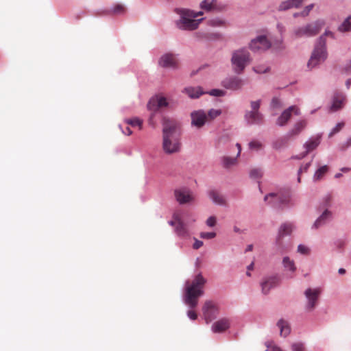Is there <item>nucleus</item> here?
Instances as JSON below:
<instances>
[{
	"label": "nucleus",
	"instance_id": "47",
	"mask_svg": "<svg viewBox=\"0 0 351 351\" xmlns=\"http://www.w3.org/2000/svg\"><path fill=\"white\" fill-rule=\"evenodd\" d=\"M326 36H330L332 39H335V34L328 29H326L324 33L322 35H321L319 37H322L324 38V41L326 43V40L325 38Z\"/></svg>",
	"mask_w": 351,
	"mask_h": 351
},
{
	"label": "nucleus",
	"instance_id": "14",
	"mask_svg": "<svg viewBox=\"0 0 351 351\" xmlns=\"http://www.w3.org/2000/svg\"><path fill=\"white\" fill-rule=\"evenodd\" d=\"M346 101V96L344 93L336 91L332 97V103L330 106V112H337L343 108Z\"/></svg>",
	"mask_w": 351,
	"mask_h": 351
},
{
	"label": "nucleus",
	"instance_id": "2",
	"mask_svg": "<svg viewBox=\"0 0 351 351\" xmlns=\"http://www.w3.org/2000/svg\"><path fill=\"white\" fill-rule=\"evenodd\" d=\"M178 123L173 120L165 119L163 122L162 147L165 153L173 154L180 149Z\"/></svg>",
	"mask_w": 351,
	"mask_h": 351
},
{
	"label": "nucleus",
	"instance_id": "61",
	"mask_svg": "<svg viewBox=\"0 0 351 351\" xmlns=\"http://www.w3.org/2000/svg\"><path fill=\"white\" fill-rule=\"evenodd\" d=\"M346 71L347 72H351V61L346 65Z\"/></svg>",
	"mask_w": 351,
	"mask_h": 351
},
{
	"label": "nucleus",
	"instance_id": "59",
	"mask_svg": "<svg viewBox=\"0 0 351 351\" xmlns=\"http://www.w3.org/2000/svg\"><path fill=\"white\" fill-rule=\"evenodd\" d=\"M123 134L125 135L130 136L132 134V131L129 127H127L125 130L123 131Z\"/></svg>",
	"mask_w": 351,
	"mask_h": 351
},
{
	"label": "nucleus",
	"instance_id": "57",
	"mask_svg": "<svg viewBox=\"0 0 351 351\" xmlns=\"http://www.w3.org/2000/svg\"><path fill=\"white\" fill-rule=\"evenodd\" d=\"M203 245V242L199 240L195 239V241L193 244V248L195 250L199 249L200 247H202Z\"/></svg>",
	"mask_w": 351,
	"mask_h": 351
},
{
	"label": "nucleus",
	"instance_id": "53",
	"mask_svg": "<svg viewBox=\"0 0 351 351\" xmlns=\"http://www.w3.org/2000/svg\"><path fill=\"white\" fill-rule=\"evenodd\" d=\"M216 223V218L215 217H210L207 221L206 224L210 227H213Z\"/></svg>",
	"mask_w": 351,
	"mask_h": 351
},
{
	"label": "nucleus",
	"instance_id": "36",
	"mask_svg": "<svg viewBox=\"0 0 351 351\" xmlns=\"http://www.w3.org/2000/svg\"><path fill=\"white\" fill-rule=\"evenodd\" d=\"M232 319L230 317H221V332L228 330L231 325Z\"/></svg>",
	"mask_w": 351,
	"mask_h": 351
},
{
	"label": "nucleus",
	"instance_id": "12",
	"mask_svg": "<svg viewBox=\"0 0 351 351\" xmlns=\"http://www.w3.org/2000/svg\"><path fill=\"white\" fill-rule=\"evenodd\" d=\"M304 294L306 300L305 308L308 311H312L317 306L321 290L319 288H308Z\"/></svg>",
	"mask_w": 351,
	"mask_h": 351
},
{
	"label": "nucleus",
	"instance_id": "20",
	"mask_svg": "<svg viewBox=\"0 0 351 351\" xmlns=\"http://www.w3.org/2000/svg\"><path fill=\"white\" fill-rule=\"evenodd\" d=\"M159 64L164 68L176 69L178 66V61L174 55L167 53L160 58Z\"/></svg>",
	"mask_w": 351,
	"mask_h": 351
},
{
	"label": "nucleus",
	"instance_id": "8",
	"mask_svg": "<svg viewBox=\"0 0 351 351\" xmlns=\"http://www.w3.org/2000/svg\"><path fill=\"white\" fill-rule=\"evenodd\" d=\"M219 115V111L211 109L206 114L203 110H194L191 113V125L197 128H202Z\"/></svg>",
	"mask_w": 351,
	"mask_h": 351
},
{
	"label": "nucleus",
	"instance_id": "5",
	"mask_svg": "<svg viewBox=\"0 0 351 351\" xmlns=\"http://www.w3.org/2000/svg\"><path fill=\"white\" fill-rule=\"evenodd\" d=\"M327 50L326 42L322 37H319L316 41L311 57L307 62V67L309 70L317 66L327 58Z\"/></svg>",
	"mask_w": 351,
	"mask_h": 351
},
{
	"label": "nucleus",
	"instance_id": "19",
	"mask_svg": "<svg viewBox=\"0 0 351 351\" xmlns=\"http://www.w3.org/2000/svg\"><path fill=\"white\" fill-rule=\"evenodd\" d=\"M332 218V213L328 209L324 210L322 213L317 217V219L313 223L311 228L317 230L319 228L325 226Z\"/></svg>",
	"mask_w": 351,
	"mask_h": 351
},
{
	"label": "nucleus",
	"instance_id": "42",
	"mask_svg": "<svg viewBox=\"0 0 351 351\" xmlns=\"http://www.w3.org/2000/svg\"><path fill=\"white\" fill-rule=\"evenodd\" d=\"M261 101L260 99L256 101H252L250 102L251 112H260L259 108L261 106Z\"/></svg>",
	"mask_w": 351,
	"mask_h": 351
},
{
	"label": "nucleus",
	"instance_id": "25",
	"mask_svg": "<svg viewBox=\"0 0 351 351\" xmlns=\"http://www.w3.org/2000/svg\"><path fill=\"white\" fill-rule=\"evenodd\" d=\"M321 135L310 138L303 145V147L306 149L305 152L308 154L311 152L315 150L321 143Z\"/></svg>",
	"mask_w": 351,
	"mask_h": 351
},
{
	"label": "nucleus",
	"instance_id": "28",
	"mask_svg": "<svg viewBox=\"0 0 351 351\" xmlns=\"http://www.w3.org/2000/svg\"><path fill=\"white\" fill-rule=\"evenodd\" d=\"M303 0H287L280 3L278 7V11H286L293 8H298Z\"/></svg>",
	"mask_w": 351,
	"mask_h": 351
},
{
	"label": "nucleus",
	"instance_id": "11",
	"mask_svg": "<svg viewBox=\"0 0 351 351\" xmlns=\"http://www.w3.org/2000/svg\"><path fill=\"white\" fill-rule=\"evenodd\" d=\"M271 43L268 40L266 36L259 35L251 40L249 43V48L254 52L265 51L270 49Z\"/></svg>",
	"mask_w": 351,
	"mask_h": 351
},
{
	"label": "nucleus",
	"instance_id": "21",
	"mask_svg": "<svg viewBox=\"0 0 351 351\" xmlns=\"http://www.w3.org/2000/svg\"><path fill=\"white\" fill-rule=\"evenodd\" d=\"M182 93L193 99H198L200 96L206 94V91L201 86H187L182 90Z\"/></svg>",
	"mask_w": 351,
	"mask_h": 351
},
{
	"label": "nucleus",
	"instance_id": "43",
	"mask_svg": "<svg viewBox=\"0 0 351 351\" xmlns=\"http://www.w3.org/2000/svg\"><path fill=\"white\" fill-rule=\"evenodd\" d=\"M349 147H351V137H348L344 142L339 145V149L341 151H346Z\"/></svg>",
	"mask_w": 351,
	"mask_h": 351
},
{
	"label": "nucleus",
	"instance_id": "40",
	"mask_svg": "<svg viewBox=\"0 0 351 351\" xmlns=\"http://www.w3.org/2000/svg\"><path fill=\"white\" fill-rule=\"evenodd\" d=\"M297 252L302 255H308L310 254V248L303 244H300L298 246Z\"/></svg>",
	"mask_w": 351,
	"mask_h": 351
},
{
	"label": "nucleus",
	"instance_id": "49",
	"mask_svg": "<svg viewBox=\"0 0 351 351\" xmlns=\"http://www.w3.org/2000/svg\"><path fill=\"white\" fill-rule=\"evenodd\" d=\"M313 4H310L307 6L305 7V8L304 9L303 11L301 12V16H306L308 13L310 12V11L313 9Z\"/></svg>",
	"mask_w": 351,
	"mask_h": 351
},
{
	"label": "nucleus",
	"instance_id": "18",
	"mask_svg": "<svg viewBox=\"0 0 351 351\" xmlns=\"http://www.w3.org/2000/svg\"><path fill=\"white\" fill-rule=\"evenodd\" d=\"M263 114L261 112L245 111L244 120L247 125H261L263 122Z\"/></svg>",
	"mask_w": 351,
	"mask_h": 351
},
{
	"label": "nucleus",
	"instance_id": "38",
	"mask_svg": "<svg viewBox=\"0 0 351 351\" xmlns=\"http://www.w3.org/2000/svg\"><path fill=\"white\" fill-rule=\"evenodd\" d=\"M282 106V102L278 97H274L272 98L271 103H270L271 108L276 110V109H280Z\"/></svg>",
	"mask_w": 351,
	"mask_h": 351
},
{
	"label": "nucleus",
	"instance_id": "9",
	"mask_svg": "<svg viewBox=\"0 0 351 351\" xmlns=\"http://www.w3.org/2000/svg\"><path fill=\"white\" fill-rule=\"evenodd\" d=\"M295 227L292 223L285 222L279 227L278 234L275 241L276 250L279 254H283L287 250V245L284 243L282 239L285 236L290 235Z\"/></svg>",
	"mask_w": 351,
	"mask_h": 351
},
{
	"label": "nucleus",
	"instance_id": "10",
	"mask_svg": "<svg viewBox=\"0 0 351 351\" xmlns=\"http://www.w3.org/2000/svg\"><path fill=\"white\" fill-rule=\"evenodd\" d=\"M203 317L206 324L215 320L219 315V304L217 300H206L202 306Z\"/></svg>",
	"mask_w": 351,
	"mask_h": 351
},
{
	"label": "nucleus",
	"instance_id": "27",
	"mask_svg": "<svg viewBox=\"0 0 351 351\" xmlns=\"http://www.w3.org/2000/svg\"><path fill=\"white\" fill-rule=\"evenodd\" d=\"M276 326L280 330V335L281 337H286L290 334L291 326L287 320L281 318L277 322Z\"/></svg>",
	"mask_w": 351,
	"mask_h": 351
},
{
	"label": "nucleus",
	"instance_id": "22",
	"mask_svg": "<svg viewBox=\"0 0 351 351\" xmlns=\"http://www.w3.org/2000/svg\"><path fill=\"white\" fill-rule=\"evenodd\" d=\"M168 102L166 97H159L156 99H152L147 104V108L152 111H156L160 108L167 107Z\"/></svg>",
	"mask_w": 351,
	"mask_h": 351
},
{
	"label": "nucleus",
	"instance_id": "63",
	"mask_svg": "<svg viewBox=\"0 0 351 351\" xmlns=\"http://www.w3.org/2000/svg\"><path fill=\"white\" fill-rule=\"evenodd\" d=\"M338 273L341 275H343V274H346V269H343V268H340L338 270Z\"/></svg>",
	"mask_w": 351,
	"mask_h": 351
},
{
	"label": "nucleus",
	"instance_id": "39",
	"mask_svg": "<svg viewBox=\"0 0 351 351\" xmlns=\"http://www.w3.org/2000/svg\"><path fill=\"white\" fill-rule=\"evenodd\" d=\"M253 71L258 74L266 73L269 71L270 68L265 65H258L252 68Z\"/></svg>",
	"mask_w": 351,
	"mask_h": 351
},
{
	"label": "nucleus",
	"instance_id": "37",
	"mask_svg": "<svg viewBox=\"0 0 351 351\" xmlns=\"http://www.w3.org/2000/svg\"><path fill=\"white\" fill-rule=\"evenodd\" d=\"M263 171L261 168H254L250 171V177L252 179H260L263 176Z\"/></svg>",
	"mask_w": 351,
	"mask_h": 351
},
{
	"label": "nucleus",
	"instance_id": "30",
	"mask_svg": "<svg viewBox=\"0 0 351 351\" xmlns=\"http://www.w3.org/2000/svg\"><path fill=\"white\" fill-rule=\"evenodd\" d=\"M171 224L176 226V231L178 235L185 236L187 234L186 228L180 219L175 218V221H171Z\"/></svg>",
	"mask_w": 351,
	"mask_h": 351
},
{
	"label": "nucleus",
	"instance_id": "58",
	"mask_svg": "<svg viewBox=\"0 0 351 351\" xmlns=\"http://www.w3.org/2000/svg\"><path fill=\"white\" fill-rule=\"evenodd\" d=\"M277 29L280 32V34H282L285 30V26L282 23L277 24Z\"/></svg>",
	"mask_w": 351,
	"mask_h": 351
},
{
	"label": "nucleus",
	"instance_id": "29",
	"mask_svg": "<svg viewBox=\"0 0 351 351\" xmlns=\"http://www.w3.org/2000/svg\"><path fill=\"white\" fill-rule=\"evenodd\" d=\"M282 265L285 270L291 273H294L297 269L294 261L287 256L282 258Z\"/></svg>",
	"mask_w": 351,
	"mask_h": 351
},
{
	"label": "nucleus",
	"instance_id": "54",
	"mask_svg": "<svg viewBox=\"0 0 351 351\" xmlns=\"http://www.w3.org/2000/svg\"><path fill=\"white\" fill-rule=\"evenodd\" d=\"M206 94H208L215 97H219V89H213L210 91H206Z\"/></svg>",
	"mask_w": 351,
	"mask_h": 351
},
{
	"label": "nucleus",
	"instance_id": "41",
	"mask_svg": "<svg viewBox=\"0 0 351 351\" xmlns=\"http://www.w3.org/2000/svg\"><path fill=\"white\" fill-rule=\"evenodd\" d=\"M344 126V123H338L330 132L328 136L332 137L334 134L338 133L341 130Z\"/></svg>",
	"mask_w": 351,
	"mask_h": 351
},
{
	"label": "nucleus",
	"instance_id": "7",
	"mask_svg": "<svg viewBox=\"0 0 351 351\" xmlns=\"http://www.w3.org/2000/svg\"><path fill=\"white\" fill-rule=\"evenodd\" d=\"M324 25V21L319 19L305 25L295 27L292 36L295 39L313 37L318 34Z\"/></svg>",
	"mask_w": 351,
	"mask_h": 351
},
{
	"label": "nucleus",
	"instance_id": "15",
	"mask_svg": "<svg viewBox=\"0 0 351 351\" xmlns=\"http://www.w3.org/2000/svg\"><path fill=\"white\" fill-rule=\"evenodd\" d=\"M174 195L176 200L181 204L191 202L194 199L192 193L186 188L176 189Z\"/></svg>",
	"mask_w": 351,
	"mask_h": 351
},
{
	"label": "nucleus",
	"instance_id": "56",
	"mask_svg": "<svg viewBox=\"0 0 351 351\" xmlns=\"http://www.w3.org/2000/svg\"><path fill=\"white\" fill-rule=\"evenodd\" d=\"M212 330L215 333L219 332V321H217L213 324L212 326Z\"/></svg>",
	"mask_w": 351,
	"mask_h": 351
},
{
	"label": "nucleus",
	"instance_id": "3",
	"mask_svg": "<svg viewBox=\"0 0 351 351\" xmlns=\"http://www.w3.org/2000/svg\"><path fill=\"white\" fill-rule=\"evenodd\" d=\"M177 12L180 15V19L176 22V25L182 30L196 29L203 21V19H195L203 14L202 12H195L186 9H178Z\"/></svg>",
	"mask_w": 351,
	"mask_h": 351
},
{
	"label": "nucleus",
	"instance_id": "32",
	"mask_svg": "<svg viewBox=\"0 0 351 351\" xmlns=\"http://www.w3.org/2000/svg\"><path fill=\"white\" fill-rule=\"evenodd\" d=\"M217 8V0H204L201 3V8L211 11Z\"/></svg>",
	"mask_w": 351,
	"mask_h": 351
},
{
	"label": "nucleus",
	"instance_id": "24",
	"mask_svg": "<svg viewBox=\"0 0 351 351\" xmlns=\"http://www.w3.org/2000/svg\"><path fill=\"white\" fill-rule=\"evenodd\" d=\"M307 121L305 119L297 121L288 132V136L291 138L298 136L306 127Z\"/></svg>",
	"mask_w": 351,
	"mask_h": 351
},
{
	"label": "nucleus",
	"instance_id": "51",
	"mask_svg": "<svg viewBox=\"0 0 351 351\" xmlns=\"http://www.w3.org/2000/svg\"><path fill=\"white\" fill-rule=\"evenodd\" d=\"M311 162H307L304 165L302 166L298 171V174H301L302 172H306L308 169L309 168V167L311 166Z\"/></svg>",
	"mask_w": 351,
	"mask_h": 351
},
{
	"label": "nucleus",
	"instance_id": "31",
	"mask_svg": "<svg viewBox=\"0 0 351 351\" xmlns=\"http://www.w3.org/2000/svg\"><path fill=\"white\" fill-rule=\"evenodd\" d=\"M337 30L341 33L351 32V14L338 26Z\"/></svg>",
	"mask_w": 351,
	"mask_h": 351
},
{
	"label": "nucleus",
	"instance_id": "60",
	"mask_svg": "<svg viewBox=\"0 0 351 351\" xmlns=\"http://www.w3.org/2000/svg\"><path fill=\"white\" fill-rule=\"evenodd\" d=\"M346 88L348 89H349L351 86V77L350 78H348L346 81Z\"/></svg>",
	"mask_w": 351,
	"mask_h": 351
},
{
	"label": "nucleus",
	"instance_id": "52",
	"mask_svg": "<svg viewBox=\"0 0 351 351\" xmlns=\"http://www.w3.org/2000/svg\"><path fill=\"white\" fill-rule=\"evenodd\" d=\"M187 315L192 320H195L197 318V315L193 310H189L187 313Z\"/></svg>",
	"mask_w": 351,
	"mask_h": 351
},
{
	"label": "nucleus",
	"instance_id": "48",
	"mask_svg": "<svg viewBox=\"0 0 351 351\" xmlns=\"http://www.w3.org/2000/svg\"><path fill=\"white\" fill-rule=\"evenodd\" d=\"M216 236V233L215 232H202L200 234V237L203 239H213Z\"/></svg>",
	"mask_w": 351,
	"mask_h": 351
},
{
	"label": "nucleus",
	"instance_id": "6",
	"mask_svg": "<svg viewBox=\"0 0 351 351\" xmlns=\"http://www.w3.org/2000/svg\"><path fill=\"white\" fill-rule=\"evenodd\" d=\"M251 62V55L247 49L241 48L233 51L231 63L232 70L235 73L241 74Z\"/></svg>",
	"mask_w": 351,
	"mask_h": 351
},
{
	"label": "nucleus",
	"instance_id": "64",
	"mask_svg": "<svg viewBox=\"0 0 351 351\" xmlns=\"http://www.w3.org/2000/svg\"><path fill=\"white\" fill-rule=\"evenodd\" d=\"M270 351H282L278 347H273Z\"/></svg>",
	"mask_w": 351,
	"mask_h": 351
},
{
	"label": "nucleus",
	"instance_id": "62",
	"mask_svg": "<svg viewBox=\"0 0 351 351\" xmlns=\"http://www.w3.org/2000/svg\"><path fill=\"white\" fill-rule=\"evenodd\" d=\"M252 250H253V245L250 244L247 246L245 252H251V251H252Z\"/></svg>",
	"mask_w": 351,
	"mask_h": 351
},
{
	"label": "nucleus",
	"instance_id": "33",
	"mask_svg": "<svg viewBox=\"0 0 351 351\" xmlns=\"http://www.w3.org/2000/svg\"><path fill=\"white\" fill-rule=\"evenodd\" d=\"M328 171L327 165H324L319 167L314 173L313 180L315 181L319 180L322 178L325 173Z\"/></svg>",
	"mask_w": 351,
	"mask_h": 351
},
{
	"label": "nucleus",
	"instance_id": "26",
	"mask_svg": "<svg viewBox=\"0 0 351 351\" xmlns=\"http://www.w3.org/2000/svg\"><path fill=\"white\" fill-rule=\"evenodd\" d=\"M236 146L238 148V151L235 157L224 156L223 158V166L226 169H230L238 163L237 158L240 156L241 148L239 143H237Z\"/></svg>",
	"mask_w": 351,
	"mask_h": 351
},
{
	"label": "nucleus",
	"instance_id": "50",
	"mask_svg": "<svg viewBox=\"0 0 351 351\" xmlns=\"http://www.w3.org/2000/svg\"><path fill=\"white\" fill-rule=\"evenodd\" d=\"M274 46L278 50H283L285 48V45H283L282 39L277 40L276 43L274 44Z\"/></svg>",
	"mask_w": 351,
	"mask_h": 351
},
{
	"label": "nucleus",
	"instance_id": "44",
	"mask_svg": "<svg viewBox=\"0 0 351 351\" xmlns=\"http://www.w3.org/2000/svg\"><path fill=\"white\" fill-rule=\"evenodd\" d=\"M292 351H307L302 343H294L291 346Z\"/></svg>",
	"mask_w": 351,
	"mask_h": 351
},
{
	"label": "nucleus",
	"instance_id": "17",
	"mask_svg": "<svg viewBox=\"0 0 351 351\" xmlns=\"http://www.w3.org/2000/svg\"><path fill=\"white\" fill-rule=\"evenodd\" d=\"M278 280V278L275 276L264 277L260 283L262 293L267 295L270 290L277 285Z\"/></svg>",
	"mask_w": 351,
	"mask_h": 351
},
{
	"label": "nucleus",
	"instance_id": "4",
	"mask_svg": "<svg viewBox=\"0 0 351 351\" xmlns=\"http://www.w3.org/2000/svg\"><path fill=\"white\" fill-rule=\"evenodd\" d=\"M263 200L267 205L277 209L293 205L291 201V195L289 191L269 193L265 195Z\"/></svg>",
	"mask_w": 351,
	"mask_h": 351
},
{
	"label": "nucleus",
	"instance_id": "23",
	"mask_svg": "<svg viewBox=\"0 0 351 351\" xmlns=\"http://www.w3.org/2000/svg\"><path fill=\"white\" fill-rule=\"evenodd\" d=\"M291 137L288 134L274 139L271 143V147L277 151L286 149L288 147L289 140Z\"/></svg>",
	"mask_w": 351,
	"mask_h": 351
},
{
	"label": "nucleus",
	"instance_id": "34",
	"mask_svg": "<svg viewBox=\"0 0 351 351\" xmlns=\"http://www.w3.org/2000/svg\"><path fill=\"white\" fill-rule=\"evenodd\" d=\"M125 122L132 127L138 126L139 130L142 129L143 121L138 118L127 119L125 120Z\"/></svg>",
	"mask_w": 351,
	"mask_h": 351
},
{
	"label": "nucleus",
	"instance_id": "45",
	"mask_svg": "<svg viewBox=\"0 0 351 351\" xmlns=\"http://www.w3.org/2000/svg\"><path fill=\"white\" fill-rule=\"evenodd\" d=\"M209 196L216 204L219 203V198L217 191L212 190L209 192Z\"/></svg>",
	"mask_w": 351,
	"mask_h": 351
},
{
	"label": "nucleus",
	"instance_id": "16",
	"mask_svg": "<svg viewBox=\"0 0 351 351\" xmlns=\"http://www.w3.org/2000/svg\"><path fill=\"white\" fill-rule=\"evenodd\" d=\"M222 86L232 90L241 88L243 86V80L238 77L232 76L224 79L221 82Z\"/></svg>",
	"mask_w": 351,
	"mask_h": 351
},
{
	"label": "nucleus",
	"instance_id": "46",
	"mask_svg": "<svg viewBox=\"0 0 351 351\" xmlns=\"http://www.w3.org/2000/svg\"><path fill=\"white\" fill-rule=\"evenodd\" d=\"M262 147V144L258 141H251L249 143V147L251 149L259 150Z\"/></svg>",
	"mask_w": 351,
	"mask_h": 351
},
{
	"label": "nucleus",
	"instance_id": "35",
	"mask_svg": "<svg viewBox=\"0 0 351 351\" xmlns=\"http://www.w3.org/2000/svg\"><path fill=\"white\" fill-rule=\"evenodd\" d=\"M125 12V8L121 4L115 5L110 10H108V14H121Z\"/></svg>",
	"mask_w": 351,
	"mask_h": 351
},
{
	"label": "nucleus",
	"instance_id": "13",
	"mask_svg": "<svg viewBox=\"0 0 351 351\" xmlns=\"http://www.w3.org/2000/svg\"><path fill=\"white\" fill-rule=\"evenodd\" d=\"M292 113L295 115L300 114V110L296 106H291L285 109L276 119V123L280 127L285 126L290 120Z\"/></svg>",
	"mask_w": 351,
	"mask_h": 351
},
{
	"label": "nucleus",
	"instance_id": "1",
	"mask_svg": "<svg viewBox=\"0 0 351 351\" xmlns=\"http://www.w3.org/2000/svg\"><path fill=\"white\" fill-rule=\"evenodd\" d=\"M206 280L201 274L195 276L193 280H188L185 283L183 300L191 308L198 304L199 298L204 293V289Z\"/></svg>",
	"mask_w": 351,
	"mask_h": 351
},
{
	"label": "nucleus",
	"instance_id": "55",
	"mask_svg": "<svg viewBox=\"0 0 351 351\" xmlns=\"http://www.w3.org/2000/svg\"><path fill=\"white\" fill-rule=\"evenodd\" d=\"M308 154H306V152H304L298 155H295V156H291V159H296V160H301L304 158H305Z\"/></svg>",
	"mask_w": 351,
	"mask_h": 351
}]
</instances>
